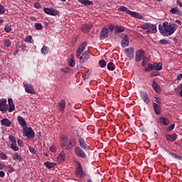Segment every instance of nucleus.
I'll return each instance as SVG.
<instances>
[{"mask_svg": "<svg viewBox=\"0 0 182 182\" xmlns=\"http://www.w3.org/2000/svg\"><path fill=\"white\" fill-rule=\"evenodd\" d=\"M163 26L161 24L159 25V29L163 36H171L174 33L175 31H177V25L165 21L163 23Z\"/></svg>", "mask_w": 182, "mask_h": 182, "instance_id": "obj_1", "label": "nucleus"}, {"mask_svg": "<svg viewBox=\"0 0 182 182\" xmlns=\"http://www.w3.org/2000/svg\"><path fill=\"white\" fill-rule=\"evenodd\" d=\"M117 11L119 12H126V14L130 15L133 18H136L137 19H143V15L140 14V13L128 10L127 7L124 6H122L121 7L118 8Z\"/></svg>", "mask_w": 182, "mask_h": 182, "instance_id": "obj_2", "label": "nucleus"}, {"mask_svg": "<svg viewBox=\"0 0 182 182\" xmlns=\"http://www.w3.org/2000/svg\"><path fill=\"white\" fill-rule=\"evenodd\" d=\"M77 144V141L75 138H72L70 141L67 142H62L60 144V147H65V150H72L75 146Z\"/></svg>", "mask_w": 182, "mask_h": 182, "instance_id": "obj_3", "label": "nucleus"}, {"mask_svg": "<svg viewBox=\"0 0 182 182\" xmlns=\"http://www.w3.org/2000/svg\"><path fill=\"white\" fill-rule=\"evenodd\" d=\"M75 176L80 178H85L86 177V171H83V167L80 162H78L77 164V168L75 169Z\"/></svg>", "mask_w": 182, "mask_h": 182, "instance_id": "obj_4", "label": "nucleus"}, {"mask_svg": "<svg viewBox=\"0 0 182 182\" xmlns=\"http://www.w3.org/2000/svg\"><path fill=\"white\" fill-rule=\"evenodd\" d=\"M74 153L75 156L80 159H86V153L80 146H75L74 149Z\"/></svg>", "mask_w": 182, "mask_h": 182, "instance_id": "obj_5", "label": "nucleus"}, {"mask_svg": "<svg viewBox=\"0 0 182 182\" xmlns=\"http://www.w3.org/2000/svg\"><path fill=\"white\" fill-rule=\"evenodd\" d=\"M23 135L28 139H32V137H35V132L31 127H26L23 129Z\"/></svg>", "mask_w": 182, "mask_h": 182, "instance_id": "obj_6", "label": "nucleus"}, {"mask_svg": "<svg viewBox=\"0 0 182 182\" xmlns=\"http://www.w3.org/2000/svg\"><path fill=\"white\" fill-rule=\"evenodd\" d=\"M89 59H90V51L87 50L80 57V63H85V62H87Z\"/></svg>", "mask_w": 182, "mask_h": 182, "instance_id": "obj_7", "label": "nucleus"}, {"mask_svg": "<svg viewBox=\"0 0 182 182\" xmlns=\"http://www.w3.org/2000/svg\"><path fill=\"white\" fill-rule=\"evenodd\" d=\"M86 46H87V43L85 41L84 43L80 44L78 48L76 51V57L79 58L82 53H83L85 49H86Z\"/></svg>", "mask_w": 182, "mask_h": 182, "instance_id": "obj_8", "label": "nucleus"}, {"mask_svg": "<svg viewBox=\"0 0 182 182\" xmlns=\"http://www.w3.org/2000/svg\"><path fill=\"white\" fill-rule=\"evenodd\" d=\"M43 11L45 14H47V15H52L53 16H56V15H59V11L52 9V8H44Z\"/></svg>", "mask_w": 182, "mask_h": 182, "instance_id": "obj_9", "label": "nucleus"}, {"mask_svg": "<svg viewBox=\"0 0 182 182\" xmlns=\"http://www.w3.org/2000/svg\"><path fill=\"white\" fill-rule=\"evenodd\" d=\"M124 51L130 60L134 58V48H133V47H129L127 49H124Z\"/></svg>", "mask_w": 182, "mask_h": 182, "instance_id": "obj_10", "label": "nucleus"}, {"mask_svg": "<svg viewBox=\"0 0 182 182\" xmlns=\"http://www.w3.org/2000/svg\"><path fill=\"white\" fill-rule=\"evenodd\" d=\"M78 143L80 144V147L82 149V150H85L87 151L89 150V146H87V142L85 140V139L80 137L78 139Z\"/></svg>", "mask_w": 182, "mask_h": 182, "instance_id": "obj_11", "label": "nucleus"}, {"mask_svg": "<svg viewBox=\"0 0 182 182\" xmlns=\"http://www.w3.org/2000/svg\"><path fill=\"white\" fill-rule=\"evenodd\" d=\"M109 36V29L107 28H102L100 34V41H103V39H106Z\"/></svg>", "mask_w": 182, "mask_h": 182, "instance_id": "obj_12", "label": "nucleus"}, {"mask_svg": "<svg viewBox=\"0 0 182 182\" xmlns=\"http://www.w3.org/2000/svg\"><path fill=\"white\" fill-rule=\"evenodd\" d=\"M0 112H3V113H6V112H8V108L6 107V100H0Z\"/></svg>", "mask_w": 182, "mask_h": 182, "instance_id": "obj_13", "label": "nucleus"}, {"mask_svg": "<svg viewBox=\"0 0 182 182\" xmlns=\"http://www.w3.org/2000/svg\"><path fill=\"white\" fill-rule=\"evenodd\" d=\"M140 97L142 99V100H144V103H146V105H149L150 103L149 95H147V93L146 92L141 91L140 92Z\"/></svg>", "mask_w": 182, "mask_h": 182, "instance_id": "obj_14", "label": "nucleus"}, {"mask_svg": "<svg viewBox=\"0 0 182 182\" xmlns=\"http://www.w3.org/2000/svg\"><path fill=\"white\" fill-rule=\"evenodd\" d=\"M121 45L123 48H126L129 46V36L124 35L122 36V39L121 41Z\"/></svg>", "mask_w": 182, "mask_h": 182, "instance_id": "obj_15", "label": "nucleus"}, {"mask_svg": "<svg viewBox=\"0 0 182 182\" xmlns=\"http://www.w3.org/2000/svg\"><path fill=\"white\" fill-rule=\"evenodd\" d=\"M93 25L90 23L84 24L81 26V31L84 32V33H87L90 29H92V26Z\"/></svg>", "mask_w": 182, "mask_h": 182, "instance_id": "obj_16", "label": "nucleus"}, {"mask_svg": "<svg viewBox=\"0 0 182 182\" xmlns=\"http://www.w3.org/2000/svg\"><path fill=\"white\" fill-rule=\"evenodd\" d=\"M23 86L25 87V90L26 93H30V95H33L35 93V91L33 90V87L31 85L28 84H23Z\"/></svg>", "mask_w": 182, "mask_h": 182, "instance_id": "obj_17", "label": "nucleus"}, {"mask_svg": "<svg viewBox=\"0 0 182 182\" xmlns=\"http://www.w3.org/2000/svg\"><path fill=\"white\" fill-rule=\"evenodd\" d=\"M143 55H144V50H139L136 53L135 61L140 62L141 58H143Z\"/></svg>", "mask_w": 182, "mask_h": 182, "instance_id": "obj_18", "label": "nucleus"}, {"mask_svg": "<svg viewBox=\"0 0 182 182\" xmlns=\"http://www.w3.org/2000/svg\"><path fill=\"white\" fill-rule=\"evenodd\" d=\"M153 109L156 114H161V107L156 102H153Z\"/></svg>", "mask_w": 182, "mask_h": 182, "instance_id": "obj_19", "label": "nucleus"}, {"mask_svg": "<svg viewBox=\"0 0 182 182\" xmlns=\"http://www.w3.org/2000/svg\"><path fill=\"white\" fill-rule=\"evenodd\" d=\"M58 108L60 112H63L65 109L66 108V101L65 100H61L58 105Z\"/></svg>", "mask_w": 182, "mask_h": 182, "instance_id": "obj_20", "label": "nucleus"}, {"mask_svg": "<svg viewBox=\"0 0 182 182\" xmlns=\"http://www.w3.org/2000/svg\"><path fill=\"white\" fill-rule=\"evenodd\" d=\"M151 86H152L154 90H155V92H156V93H160V92H161V90L160 89V85L156 81H154V80L152 81Z\"/></svg>", "mask_w": 182, "mask_h": 182, "instance_id": "obj_21", "label": "nucleus"}, {"mask_svg": "<svg viewBox=\"0 0 182 182\" xmlns=\"http://www.w3.org/2000/svg\"><path fill=\"white\" fill-rule=\"evenodd\" d=\"M159 122L161 124H164V126H168V124H170V120L164 117H161Z\"/></svg>", "mask_w": 182, "mask_h": 182, "instance_id": "obj_22", "label": "nucleus"}, {"mask_svg": "<svg viewBox=\"0 0 182 182\" xmlns=\"http://www.w3.org/2000/svg\"><path fill=\"white\" fill-rule=\"evenodd\" d=\"M8 103H9V112L11 113V112H14L15 110V105H14V100L12 98H9L8 100Z\"/></svg>", "mask_w": 182, "mask_h": 182, "instance_id": "obj_23", "label": "nucleus"}, {"mask_svg": "<svg viewBox=\"0 0 182 182\" xmlns=\"http://www.w3.org/2000/svg\"><path fill=\"white\" fill-rule=\"evenodd\" d=\"M166 139L168 140V141H175V140H177V134H166Z\"/></svg>", "mask_w": 182, "mask_h": 182, "instance_id": "obj_24", "label": "nucleus"}, {"mask_svg": "<svg viewBox=\"0 0 182 182\" xmlns=\"http://www.w3.org/2000/svg\"><path fill=\"white\" fill-rule=\"evenodd\" d=\"M1 123L2 126H5L6 127H9L11 124H12V122H11V120H9L8 118L1 119Z\"/></svg>", "mask_w": 182, "mask_h": 182, "instance_id": "obj_25", "label": "nucleus"}, {"mask_svg": "<svg viewBox=\"0 0 182 182\" xmlns=\"http://www.w3.org/2000/svg\"><path fill=\"white\" fill-rule=\"evenodd\" d=\"M17 121L18 122L19 124L22 126V127H26L27 126L26 121H25L23 117L18 116L17 117Z\"/></svg>", "mask_w": 182, "mask_h": 182, "instance_id": "obj_26", "label": "nucleus"}, {"mask_svg": "<svg viewBox=\"0 0 182 182\" xmlns=\"http://www.w3.org/2000/svg\"><path fill=\"white\" fill-rule=\"evenodd\" d=\"M80 4L85 5V6H90L93 5V1L90 0H78Z\"/></svg>", "mask_w": 182, "mask_h": 182, "instance_id": "obj_27", "label": "nucleus"}, {"mask_svg": "<svg viewBox=\"0 0 182 182\" xmlns=\"http://www.w3.org/2000/svg\"><path fill=\"white\" fill-rule=\"evenodd\" d=\"M13 160H14L15 161H23V158L22 157V156L18 154L17 153H15L13 155Z\"/></svg>", "mask_w": 182, "mask_h": 182, "instance_id": "obj_28", "label": "nucleus"}, {"mask_svg": "<svg viewBox=\"0 0 182 182\" xmlns=\"http://www.w3.org/2000/svg\"><path fill=\"white\" fill-rule=\"evenodd\" d=\"M149 29H150L151 33H156L157 32V26L149 23Z\"/></svg>", "mask_w": 182, "mask_h": 182, "instance_id": "obj_29", "label": "nucleus"}, {"mask_svg": "<svg viewBox=\"0 0 182 182\" xmlns=\"http://www.w3.org/2000/svg\"><path fill=\"white\" fill-rule=\"evenodd\" d=\"M173 15H182L181 11H180L178 8H172L170 11Z\"/></svg>", "mask_w": 182, "mask_h": 182, "instance_id": "obj_30", "label": "nucleus"}, {"mask_svg": "<svg viewBox=\"0 0 182 182\" xmlns=\"http://www.w3.org/2000/svg\"><path fill=\"white\" fill-rule=\"evenodd\" d=\"M151 70H154V64L149 63L148 66L144 69V72H151Z\"/></svg>", "mask_w": 182, "mask_h": 182, "instance_id": "obj_31", "label": "nucleus"}, {"mask_svg": "<svg viewBox=\"0 0 182 182\" xmlns=\"http://www.w3.org/2000/svg\"><path fill=\"white\" fill-rule=\"evenodd\" d=\"M44 166L46 167V168L51 169L53 168L55 166H56V164L46 161V163H44Z\"/></svg>", "mask_w": 182, "mask_h": 182, "instance_id": "obj_32", "label": "nucleus"}, {"mask_svg": "<svg viewBox=\"0 0 182 182\" xmlns=\"http://www.w3.org/2000/svg\"><path fill=\"white\" fill-rule=\"evenodd\" d=\"M154 69H155V70H161V69H163V64H161V63H154Z\"/></svg>", "mask_w": 182, "mask_h": 182, "instance_id": "obj_33", "label": "nucleus"}, {"mask_svg": "<svg viewBox=\"0 0 182 182\" xmlns=\"http://www.w3.org/2000/svg\"><path fill=\"white\" fill-rule=\"evenodd\" d=\"M107 68L108 70L113 72V70H114V69H116V65H114V63L110 62L107 64Z\"/></svg>", "mask_w": 182, "mask_h": 182, "instance_id": "obj_34", "label": "nucleus"}, {"mask_svg": "<svg viewBox=\"0 0 182 182\" xmlns=\"http://www.w3.org/2000/svg\"><path fill=\"white\" fill-rule=\"evenodd\" d=\"M41 52L42 55H48L49 52V48L46 46H43V48L41 50Z\"/></svg>", "mask_w": 182, "mask_h": 182, "instance_id": "obj_35", "label": "nucleus"}, {"mask_svg": "<svg viewBox=\"0 0 182 182\" xmlns=\"http://www.w3.org/2000/svg\"><path fill=\"white\" fill-rule=\"evenodd\" d=\"M124 27L120 26H117L115 27L114 32L115 33H120V32H124Z\"/></svg>", "mask_w": 182, "mask_h": 182, "instance_id": "obj_36", "label": "nucleus"}, {"mask_svg": "<svg viewBox=\"0 0 182 182\" xmlns=\"http://www.w3.org/2000/svg\"><path fill=\"white\" fill-rule=\"evenodd\" d=\"M10 149H11V150H13L14 151H18L19 150V148L18 147V144H16V142L11 144Z\"/></svg>", "mask_w": 182, "mask_h": 182, "instance_id": "obj_37", "label": "nucleus"}, {"mask_svg": "<svg viewBox=\"0 0 182 182\" xmlns=\"http://www.w3.org/2000/svg\"><path fill=\"white\" fill-rule=\"evenodd\" d=\"M35 28L36 29V31H41L42 29H43V26H42V23H35Z\"/></svg>", "mask_w": 182, "mask_h": 182, "instance_id": "obj_38", "label": "nucleus"}, {"mask_svg": "<svg viewBox=\"0 0 182 182\" xmlns=\"http://www.w3.org/2000/svg\"><path fill=\"white\" fill-rule=\"evenodd\" d=\"M149 25L150 23H144L142 24H140V28H141V29L147 30L149 29Z\"/></svg>", "mask_w": 182, "mask_h": 182, "instance_id": "obj_39", "label": "nucleus"}, {"mask_svg": "<svg viewBox=\"0 0 182 182\" xmlns=\"http://www.w3.org/2000/svg\"><path fill=\"white\" fill-rule=\"evenodd\" d=\"M160 45H168L171 43L170 40L161 39L159 41Z\"/></svg>", "mask_w": 182, "mask_h": 182, "instance_id": "obj_40", "label": "nucleus"}, {"mask_svg": "<svg viewBox=\"0 0 182 182\" xmlns=\"http://www.w3.org/2000/svg\"><path fill=\"white\" fill-rule=\"evenodd\" d=\"M24 42H28V43H33V39L32 38V36H28L26 38H24Z\"/></svg>", "mask_w": 182, "mask_h": 182, "instance_id": "obj_41", "label": "nucleus"}, {"mask_svg": "<svg viewBox=\"0 0 182 182\" xmlns=\"http://www.w3.org/2000/svg\"><path fill=\"white\" fill-rule=\"evenodd\" d=\"M60 140H61L63 143H67V141H69V138H68V136L65 135H63V136H60Z\"/></svg>", "mask_w": 182, "mask_h": 182, "instance_id": "obj_42", "label": "nucleus"}, {"mask_svg": "<svg viewBox=\"0 0 182 182\" xmlns=\"http://www.w3.org/2000/svg\"><path fill=\"white\" fill-rule=\"evenodd\" d=\"M107 63L105 60H101L99 61V66L101 68H106Z\"/></svg>", "mask_w": 182, "mask_h": 182, "instance_id": "obj_43", "label": "nucleus"}, {"mask_svg": "<svg viewBox=\"0 0 182 182\" xmlns=\"http://www.w3.org/2000/svg\"><path fill=\"white\" fill-rule=\"evenodd\" d=\"M11 45H12L11 40L9 39L5 40L4 46H6V48H11Z\"/></svg>", "mask_w": 182, "mask_h": 182, "instance_id": "obj_44", "label": "nucleus"}, {"mask_svg": "<svg viewBox=\"0 0 182 182\" xmlns=\"http://www.w3.org/2000/svg\"><path fill=\"white\" fill-rule=\"evenodd\" d=\"M6 9L2 4H0V15L5 14Z\"/></svg>", "mask_w": 182, "mask_h": 182, "instance_id": "obj_45", "label": "nucleus"}, {"mask_svg": "<svg viewBox=\"0 0 182 182\" xmlns=\"http://www.w3.org/2000/svg\"><path fill=\"white\" fill-rule=\"evenodd\" d=\"M171 157H173V159H176L177 160H181V156L177 155L175 153H170L169 154Z\"/></svg>", "mask_w": 182, "mask_h": 182, "instance_id": "obj_46", "label": "nucleus"}, {"mask_svg": "<svg viewBox=\"0 0 182 182\" xmlns=\"http://www.w3.org/2000/svg\"><path fill=\"white\" fill-rule=\"evenodd\" d=\"M9 139L12 144L16 143V137L13 135H9Z\"/></svg>", "mask_w": 182, "mask_h": 182, "instance_id": "obj_47", "label": "nucleus"}, {"mask_svg": "<svg viewBox=\"0 0 182 182\" xmlns=\"http://www.w3.org/2000/svg\"><path fill=\"white\" fill-rule=\"evenodd\" d=\"M0 159L2 160H6L8 159V156H6V154H4V152H0Z\"/></svg>", "mask_w": 182, "mask_h": 182, "instance_id": "obj_48", "label": "nucleus"}, {"mask_svg": "<svg viewBox=\"0 0 182 182\" xmlns=\"http://www.w3.org/2000/svg\"><path fill=\"white\" fill-rule=\"evenodd\" d=\"M59 157L61 158V160L64 161L65 159V151H62L60 154H59Z\"/></svg>", "mask_w": 182, "mask_h": 182, "instance_id": "obj_49", "label": "nucleus"}, {"mask_svg": "<svg viewBox=\"0 0 182 182\" xmlns=\"http://www.w3.org/2000/svg\"><path fill=\"white\" fill-rule=\"evenodd\" d=\"M68 65L70 66V68H74V66L76 65V63H75V60H70L68 62Z\"/></svg>", "mask_w": 182, "mask_h": 182, "instance_id": "obj_50", "label": "nucleus"}, {"mask_svg": "<svg viewBox=\"0 0 182 182\" xmlns=\"http://www.w3.org/2000/svg\"><path fill=\"white\" fill-rule=\"evenodd\" d=\"M176 127V124H171L168 128H167V131L168 132H171V130H174V127Z\"/></svg>", "mask_w": 182, "mask_h": 182, "instance_id": "obj_51", "label": "nucleus"}, {"mask_svg": "<svg viewBox=\"0 0 182 182\" xmlns=\"http://www.w3.org/2000/svg\"><path fill=\"white\" fill-rule=\"evenodd\" d=\"M11 27L9 26V25L5 26V27H4V31H5L6 32L9 33V32H11Z\"/></svg>", "mask_w": 182, "mask_h": 182, "instance_id": "obj_52", "label": "nucleus"}, {"mask_svg": "<svg viewBox=\"0 0 182 182\" xmlns=\"http://www.w3.org/2000/svg\"><path fill=\"white\" fill-rule=\"evenodd\" d=\"M29 151L32 154H36V150L33 147H29Z\"/></svg>", "mask_w": 182, "mask_h": 182, "instance_id": "obj_53", "label": "nucleus"}, {"mask_svg": "<svg viewBox=\"0 0 182 182\" xmlns=\"http://www.w3.org/2000/svg\"><path fill=\"white\" fill-rule=\"evenodd\" d=\"M108 28H109V31H111V32H113V31H114V25H113V24H109V26H108Z\"/></svg>", "mask_w": 182, "mask_h": 182, "instance_id": "obj_54", "label": "nucleus"}, {"mask_svg": "<svg viewBox=\"0 0 182 182\" xmlns=\"http://www.w3.org/2000/svg\"><path fill=\"white\" fill-rule=\"evenodd\" d=\"M34 8H36V9H41V8H42V6L39 3H36L34 4Z\"/></svg>", "mask_w": 182, "mask_h": 182, "instance_id": "obj_55", "label": "nucleus"}, {"mask_svg": "<svg viewBox=\"0 0 182 182\" xmlns=\"http://www.w3.org/2000/svg\"><path fill=\"white\" fill-rule=\"evenodd\" d=\"M50 151H51V153H55V151H56V146H50Z\"/></svg>", "mask_w": 182, "mask_h": 182, "instance_id": "obj_56", "label": "nucleus"}, {"mask_svg": "<svg viewBox=\"0 0 182 182\" xmlns=\"http://www.w3.org/2000/svg\"><path fill=\"white\" fill-rule=\"evenodd\" d=\"M69 68H61V72H64L65 73H69Z\"/></svg>", "mask_w": 182, "mask_h": 182, "instance_id": "obj_57", "label": "nucleus"}, {"mask_svg": "<svg viewBox=\"0 0 182 182\" xmlns=\"http://www.w3.org/2000/svg\"><path fill=\"white\" fill-rule=\"evenodd\" d=\"M156 100L155 102L158 103V105H161V100L159 97H155Z\"/></svg>", "mask_w": 182, "mask_h": 182, "instance_id": "obj_58", "label": "nucleus"}, {"mask_svg": "<svg viewBox=\"0 0 182 182\" xmlns=\"http://www.w3.org/2000/svg\"><path fill=\"white\" fill-rule=\"evenodd\" d=\"M17 143H18V146H23V141H22V140H21V139H18L17 141Z\"/></svg>", "mask_w": 182, "mask_h": 182, "instance_id": "obj_59", "label": "nucleus"}, {"mask_svg": "<svg viewBox=\"0 0 182 182\" xmlns=\"http://www.w3.org/2000/svg\"><path fill=\"white\" fill-rule=\"evenodd\" d=\"M182 78V74H178L177 75V80H181Z\"/></svg>", "mask_w": 182, "mask_h": 182, "instance_id": "obj_60", "label": "nucleus"}, {"mask_svg": "<svg viewBox=\"0 0 182 182\" xmlns=\"http://www.w3.org/2000/svg\"><path fill=\"white\" fill-rule=\"evenodd\" d=\"M5 168V165L2 164V163L0 162V170H4Z\"/></svg>", "mask_w": 182, "mask_h": 182, "instance_id": "obj_61", "label": "nucleus"}, {"mask_svg": "<svg viewBox=\"0 0 182 182\" xmlns=\"http://www.w3.org/2000/svg\"><path fill=\"white\" fill-rule=\"evenodd\" d=\"M0 177H5V172L0 171Z\"/></svg>", "mask_w": 182, "mask_h": 182, "instance_id": "obj_62", "label": "nucleus"}, {"mask_svg": "<svg viewBox=\"0 0 182 182\" xmlns=\"http://www.w3.org/2000/svg\"><path fill=\"white\" fill-rule=\"evenodd\" d=\"M141 65H142V66H146L147 65V63H146V61L144 60H143L141 62Z\"/></svg>", "mask_w": 182, "mask_h": 182, "instance_id": "obj_63", "label": "nucleus"}, {"mask_svg": "<svg viewBox=\"0 0 182 182\" xmlns=\"http://www.w3.org/2000/svg\"><path fill=\"white\" fill-rule=\"evenodd\" d=\"M151 76L153 77V76H157V73L156 72H153L151 73Z\"/></svg>", "mask_w": 182, "mask_h": 182, "instance_id": "obj_64", "label": "nucleus"}]
</instances>
